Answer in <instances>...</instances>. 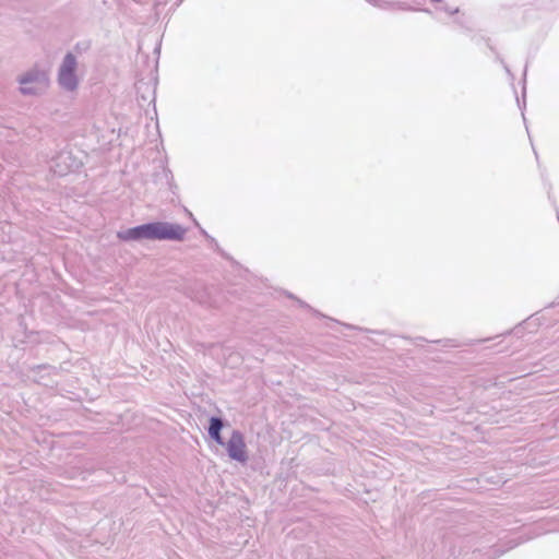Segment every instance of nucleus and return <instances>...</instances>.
<instances>
[{
  "instance_id": "obj_1",
  "label": "nucleus",
  "mask_w": 559,
  "mask_h": 559,
  "mask_svg": "<svg viewBox=\"0 0 559 559\" xmlns=\"http://www.w3.org/2000/svg\"><path fill=\"white\" fill-rule=\"evenodd\" d=\"M185 236V229L179 225L164 222H156L129 228L118 233L121 240H181Z\"/></svg>"
},
{
  "instance_id": "obj_5",
  "label": "nucleus",
  "mask_w": 559,
  "mask_h": 559,
  "mask_svg": "<svg viewBox=\"0 0 559 559\" xmlns=\"http://www.w3.org/2000/svg\"><path fill=\"white\" fill-rule=\"evenodd\" d=\"M222 427H223V423H222L221 419H218V418H212L211 419V424H210V428H209V433L218 443H223L222 438H221V433H219Z\"/></svg>"
},
{
  "instance_id": "obj_2",
  "label": "nucleus",
  "mask_w": 559,
  "mask_h": 559,
  "mask_svg": "<svg viewBox=\"0 0 559 559\" xmlns=\"http://www.w3.org/2000/svg\"><path fill=\"white\" fill-rule=\"evenodd\" d=\"M75 68H76V60L75 57L72 53H68L64 57V60L62 62L60 72H59V83L62 87L73 91L75 90L78 85V80L75 76Z\"/></svg>"
},
{
  "instance_id": "obj_4",
  "label": "nucleus",
  "mask_w": 559,
  "mask_h": 559,
  "mask_svg": "<svg viewBox=\"0 0 559 559\" xmlns=\"http://www.w3.org/2000/svg\"><path fill=\"white\" fill-rule=\"evenodd\" d=\"M226 447H227L228 454L233 460H236L239 462L247 461L246 443H245V440H243V437L241 436V433H239L237 431L233 432Z\"/></svg>"
},
{
  "instance_id": "obj_3",
  "label": "nucleus",
  "mask_w": 559,
  "mask_h": 559,
  "mask_svg": "<svg viewBox=\"0 0 559 559\" xmlns=\"http://www.w3.org/2000/svg\"><path fill=\"white\" fill-rule=\"evenodd\" d=\"M20 84L22 93H37L47 86V78L38 72L28 73L21 78Z\"/></svg>"
}]
</instances>
